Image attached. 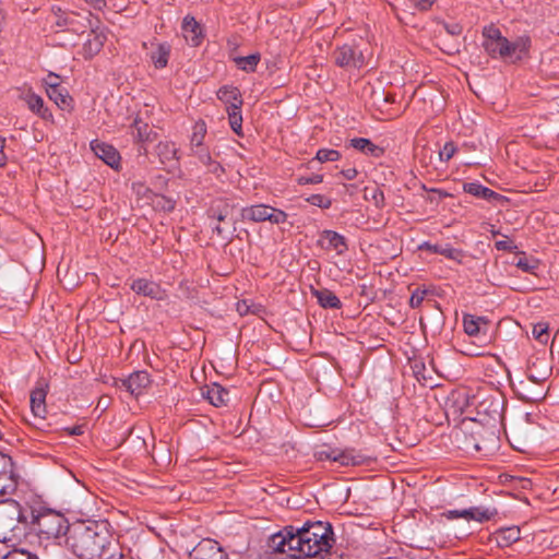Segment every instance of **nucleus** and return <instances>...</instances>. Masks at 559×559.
<instances>
[{
    "instance_id": "obj_1",
    "label": "nucleus",
    "mask_w": 559,
    "mask_h": 559,
    "mask_svg": "<svg viewBox=\"0 0 559 559\" xmlns=\"http://www.w3.org/2000/svg\"><path fill=\"white\" fill-rule=\"evenodd\" d=\"M67 547L79 559L100 558L112 545L106 524L90 522L71 527L66 537Z\"/></svg>"
},
{
    "instance_id": "obj_2",
    "label": "nucleus",
    "mask_w": 559,
    "mask_h": 559,
    "mask_svg": "<svg viewBox=\"0 0 559 559\" xmlns=\"http://www.w3.org/2000/svg\"><path fill=\"white\" fill-rule=\"evenodd\" d=\"M296 559L320 558L331 554L334 544V533L330 523L308 522L301 527H296Z\"/></svg>"
},
{
    "instance_id": "obj_3",
    "label": "nucleus",
    "mask_w": 559,
    "mask_h": 559,
    "mask_svg": "<svg viewBox=\"0 0 559 559\" xmlns=\"http://www.w3.org/2000/svg\"><path fill=\"white\" fill-rule=\"evenodd\" d=\"M27 537V521L22 506L15 500L0 501V543L8 547H21Z\"/></svg>"
},
{
    "instance_id": "obj_4",
    "label": "nucleus",
    "mask_w": 559,
    "mask_h": 559,
    "mask_svg": "<svg viewBox=\"0 0 559 559\" xmlns=\"http://www.w3.org/2000/svg\"><path fill=\"white\" fill-rule=\"evenodd\" d=\"M483 36V47L491 58H501L512 62L522 59L531 46L528 37L522 36L514 41H510L502 36L499 28L492 25L484 27Z\"/></svg>"
},
{
    "instance_id": "obj_5",
    "label": "nucleus",
    "mask_w": 559,
    "mask_h": 559,
    "mask_svg": "<svg viewBox=\"0 0 559 559\" xmlns=\"http://www.w3.org/2000/svg\"><path fill=\"white\" fill-rule=\"evenodd\" d=\"M32 524L37 531V536L46 540H52V548L58 550H60L58 540L67 537L71 530L67 518L62 513L43 507L32 510Z\"/></svg>"
},
{
    "instance_id": "obj_6",
    "label": "nucleus",
    "mask_w": 559,
    "mask_h": 559,
    "mask_svg": "<svg viewBox=\"0 0 559 559\" xmlns=\"http://www.w3.org/2000/svg\"><path fill=\"white\" fill-rule=\"evenodd\" d=\"M314 455L319 461H332L343 466H355L364 463V456L353 449L341 450L322 447Z\"/></svg>"
},
{
    "instance_id": "obj_7",
    "label": "nucleus",
    "mask_w": 559,
    "mask_h": 559,
    "mask_svg": "<svg viewBox=\"0 0 559 559\" xmlns=\"http://www.w3.org/2000/svg\"><path fill=\"white\" fill-rule=\"evenodd\" d=\"M295 534L296 527L286 526L269 538L267 546L273 552L288 554L290 559H296V544H293V539H296Z\"/></svg>"
},
{
    "instance_id": "obj_8",
    "label": "nucleus",
    "mask_w": 559,
    "mask_h": 559,
    "mask_svg": "<svg viewBox=\"0 0 559 559\" xmlns=\"http://www.w3.org/2000/svg\"><path fill=\"white\" fill-rule=\"evenodd\" d=\"M190 559H228L222 546L214 539H202L189 554Z\"/></svg>"
},
{
    "instance_id": "obj_9",
    "label": "nucleus",
    "mask_w": 559,
    "mask_h": 559,
    "mask_svg": "<svg viewBox=\"0 0 559 559\" xmlns=\"http://www.w3.org/2000/svg\"><path fill=\"white\" fill-rule=\"evenodd\" d=\"M496 512L490 511L487 508L473 507L464 510H449L441 513V518L447 520L464 519L466 521H476L479 523L490 520Z\"/></svg>"
},
{
    "instance_id": "obj_10",
    "label": "nucleus",
    "mask_w": 559,
    "mask_h": 559,
    "mask_svg": "<svg viewBox=\"0 0 559 559\" xmlns=\"http://www.w3.org/2000/svg\"><path fill=\"white\" fill-rule=\"evenodd\" d=\"M335 63L343 68H360L364 64L362 52L355 46L343 45L334 51Z\"/></svg>"
},
{
    "instance_id": "obj_11",
    "label": "nucleus",
    "mask_w": 559,
    "mask_h": 559,
    "mask_svg": "<svg viewBox=\"0 0 559 559\" xmlns=\"http://www.w3.org/2000/svg\"><path fill=\"white\" fill-rule=\"evenodd\" d=\"M46 395L47 392L43 388H36L31 393V411L34 417L32 425L40 430L45 429Z\"/></svg>"
},
{
    "instance_id": "obj_12",
    "label": "nucleus",
    "mask_w": 559,
    "mask_h": 559,
    "mask_svg": "<svg viewBox=\"0 0 559 559\" xmlns=\"http://www.w3.org/2000/svg\"><path fill=\"white\" fill-rule=\"evenodd\" d=\"M16 486L11 456L0 452V496L12 491Z\"/></svg>"
},
{
    "instance_id": "obj_13",
    "label": "nucleus",
    "mask_w": 559,
    "mask_h": 559,
    "mask_svg": "<svg viewBox=\"0 0 559 559\" xmlns=\"http://www.w3.org/2000/svg\"><path fill=\"white\" fill-rule=\"evenodd\" d=\"M150 383V374L146 371H136L128 379L121 380L119 388H124L131 395L138 396Z\"/></svg>"
},
{
    "instance_id": "obj_14",
    "label": "nucleus",
    "mask_w": 559,
    "mask_h": 559,
    "mask_svg": "<svg viewBox=\"0 0 559 559\" xmlns=\"http://www.w3.org/2000/svg\"><path fill=\"white\" fill-rule=\"evenodd\" d=\"M234 209V205L228 201L218 199L212 202L210 209L207 210V216L211 222L222 223L226 221H234L231 218Z\"/></svg>"
},
{
    "instance_id": "obj_15",
    "label": "nucleus",
    "mask_w": 559,
    "mask_h": 559,
    "mask_svg": "<svg viewBox=\"0 0 559 559\" xmlns=\"http://www.w3.org/2000/svg\"><path fill=\"white\" fill-rule=\"evenodd\" d=\"M318 242L322 248L333 249L338 254H342L347 250L345 237L334 230H323Z\"/></svg>"
},
{
    "instance_id": "obj_16",
    "label": "nucleus",
    "mask_w": 559,
    "mask_h": 559,
    "mask_svg": "<svg viewBox=\"0 0 559 559\" xmlns=\"http://www.w3.org/2000/svg\"><path fill=\"white\" fill-rule=\"evenodd\" d=\"M91 148L98 158L104 160L110 167H115L119 164L120 156L114 146L104 142L92 141Z\"/></svg>"
},
{
    "instance_id": "obj_17",
    "label": "nucleus",
    "mask_w": 559,
    "mask_h": 559,
    "mask_svg": "<svg viewBox=\"0 0 559 559\" xmlns=\"http://www.w3.org/2000/svg\"><path fill=\"white\" fill-rule=\"evenodd\" d=\"M131 289L152 299L160 300L164 298V292L160 289V286L145 278L134 280L131 284Z\"/></svg>"
},
{
    "instance_id": "obj_18",
    "label": "nucleus",
    "mask_w": 559,
    "mask_h": 559,
    "mask_svg": "<svg viewBox=\"0 0 559 559\" xmlns=\"http://www.w3.org/2000/svg\"><path fill=\"white\" fill-rule=\"evenodd\" d=\"M550 370L544 359L530 360L526 370L527 379L533 383H542L549 377Z\"/></svg>"
},
{
    "instance_id": "obj_19",
    "label": "nucleus",
    "mask_w": 559,
    "mask_h": 559,
    "mask_svg": "<svg viewBox=\"0 0 559 559\" xmlns=\"http://www.w3.org/2000/svg\"><path fill=\"white\" fill-rule=\"evenodd\" d=\"M520 538L521 531L519 526L502 527L492 534V540H495L500 548L509 547Z\"/></svg>"
},
{
    "instance_id": "obj_20",
    "label": "nucleus",
    "mask_w": 559,
    "mask_h": 559,
    "mask_svg": "<svg viewBox=\"0 0 559 559\" xmlns=\"http://www.w3.org/2000/svg\"><path fill=\"white\" fill-rule=\"evenodd\" d=\"M437 0H403L402 3L395 4L393 9L395 10L396 16L401 19L402 12H409L414 14L416 11L418 12H427Z\"/></svg>"
},
{
    "instance_id": "obj_21",
    "label": "nucleus",
    "mask_w": 559,
    "mask_h": 559,
    "mask_svg": "<svg viewBox=\"0 0 559 559\" xmlns=\"http://www.w3.org/2000/svg\"><path fill=\"white\" fill-rule=\"evenodd\" d=\"M202 395L209 400V402L216 406L226 405L229 401V392L218 383H213L202 392Z\"/></svg>"
},
{
    "instance_id": "obj_22",
    "label": "nucleus",
    "mask_w": 559,
    "mask_h": 559,
    "mask_svg": "<svg viewBox=\"0 0 559 559\" xmlns=\"http://www.w3.org/2000/svg\"><path fill=\"white\" fill-rule=\"evenodd\" d=\"M419 250H427L431 253L444 255L448 259L454 261H461L463 253L461 250L452 248L449 245L430 243L428 241L423 242L418 247Z\"/></svg>"
},
{
    "instance_id": "obj_23",
    "label": "nucleus",
    "mask_w": 559,
    "mask_h": 559,
    "mask_svg": "<svg viewBox=\"0 0 559 559\" xmlns=\"http://www.w3.org/2000/svg\"><path fill=\"white\" fill-rule=\"evenodd\" d=\"M182 32L186 40L191 46H198L202 37L200 24L192 16H186L182 22Z\"/></svg>"
},
{
    "instance_id": "obj_24",
    "label": "nucleus",
    "mask_w": 559,
    "mask_h": 559,
    "mask_svg": "<svg viewBox=\"0 0 559 559\" xmlns=\"http://www.w3.org/2000/svg\"><path fill=\"white\" fill-rule=\"evenodd\" d=\"M217 97L219 100H222L224 104L228 106L227 108H241L242 98L237 87L223 86L218 90Z\"/></svg>"
},
{
    "instance_id": "obj_25",
    "label": "nucleus",
    "mask_w": 559,
    "mask_h": 559,
    "mask_svg": "<svg viewBox=\"0 0 559 559\" xmlns=\"http://www.w3.org/2000/svg\"><path fill=\"white\" fill-rule=\"evenodd\" d=\"M49 99H51L60 109L71 110L73 99L63 87H56L51 85V88H46Z\"/></svg>"
},
{
    "instance_id": "obj_26",
    "label": "nucleus",
    "mask_w": 559,
    "mask_h": 559,
    "mask_svg": "<svg viewBox=\"0 0 559 559\" xmlns=\"http://www.w3.org/2000/svg\"><path fill=\"white\" fill-rule=\"evenodd\" d=\"M269 212L270 206L265 204L247 206L241 210V218L252 222H265L267 221Z\"/></svg>"
},
{
    "instance_id": "obj_27",
    "label": "nucleus",
    "mask_w": 559,
    "mask_h": 559,
    "mask_svg": "<svg viewBox=\"0 0 559 559\" xmlns=\"http://www.w3.org/2000/svg\"><path fill=\"white\" fill-rule=\"evenodd\" d=\"M22 99L27 104V107L33 112H36L43 119L50 117V112L47 108L44 107V100L40 96L36 95L32 91L26 92Z\"/></svg>"
},
{
    "instance_id": "obj_28",
    "label": "nucleus",
    "mask_w": 559,
    "mask_h": 559,
    "mask_svg": "<svg viewBox=\"0 0 559 559\" xmlns=\"http://www.w3.org/2000/svg\"><path fill=\"white\" fill-rule=\"evenodd\" d=\"M463 190H464V192H466L471 195L478 197V198H481L485 200H497V199L501 198L500 194H498L497 192H495L493 190H491L487 187H484L483 185H480L478 182L464 183Z\"/></svg>"
},
{
    "instance_id": "obj_29",
    "label": "nucleus",
    "mask_w": 559,
    "mask_h": 559,
    "mask_svg": "<svg viewBox=\"0 0 559 559\" xmlns=\"http://www.w3.org/2000/svg\"><path fill=\"white\" fill-rule=\"evenodd\" d=\"M488 321L484 317L473 314H464L463 328L464 332L469 336H477L481 332V326H487Z\"/></svg>"
},
{
    "instance_id": "obj_30",
    "label": "nucleus",
    "mask_w": 559,
    "mask_h": 559,
    "mask_svg": "<svg viewBox=\"0 0 559 559\" xmlns=\"http://www.w3.org/2000/svg\"><path fill=\"white\" fill-rule=\"evenodd\" d=\"M191 155L197 157L198 160L206 166L210 171L217 173L221 169V165L213 160L209 148L205 145L190 148Z\"/></svg>"
},
{
    "instance_id": "obj_31",
    "label": "nucleus",
    "mask_w": 559,
    "mask_h": 559,
    "mask_svg": "<svg viewBox=\"0 0 559 559\" xmlns=\"http://www.w3.org/2000/svg\"><path fill=\"white\" fill-rule=\"evenodd\" d=\"M313 295L317 297L319 305L323 308L340 309L342 306L338 297L326 288L316 289L313 290Z\"/></svg>"
},
{
    "instance_id": "obj_32",
    "label": "nucleus",
    "mask_w": 559,
    "mask_h": 559,
    "mask_svg": "<svg viewBox=\"0 0 559 559\" xmlns=\"http://www.w3.org/2000/svg\"><path fill=\"white\" fill-rule=\"evenodd\" d=\"M210 225L213 234L222 240L230 241L236 231L235 221L211 222Z\"/></svg>"
},
{
    "instance_id": "obj_33",
    "label": "nucleus",
    "mask_w": 559,
    "mask_h": 559,
    "mask_svg": "<svg viewBox=\"0 0 559 559\" xmlns=\"http://www.w3.org/2000/svg\"><path fill=\"white\" fill-rule=\"evenodd\" d=\"M170 53V46L167 43L157 44L155 49L151 52V59L154 66L158 69L165 68L168 63Z\"/></svg>"
},
{
    "instance_id": "obj_34",
    "label": "nucleus",
    "mask_w": 559,
    "mask_h": 559,
    "mask_svg": "<svg viewBox=\"0 0 559 559\" xmlns=\"http://www.w3.org/2000/svg\"><path fill=\"white\" fill-rule=\"evenodd\" d=\"M156 154L163 164L177 159V148L171 142H159L156 145Z\"/></svg>"
},
{
    "instance_id": "obj_35",
    "label": "nucleus",
    "mask_w": 559,
    "mask_h": 559,
    "mask_svg": "<svg viewBox=\"0 0 559 559\" xmlns=\"http://www.w3.org/2000/svg\"><path fill=\"white\" fill-rule=\"evenodd\" d=\"M260 59L261 57L259 53H252L247 57H237L234 60L240 70L246 72H253Z\"/></svg>"
},
{
    "instance_id": "obj_36",
    "label": "nucleus",
    "mask_w": 559,
    "mask_h": 559,
    "mask_svg": "<svg viewBox=\"0 0 559 559\" xmlns=\"http://www.w3.org/2000/svg\"><path fill=\"white\" fill-rule=\"evenodd\" d=\"M132 127L135 130L134 136L139 142H147L152 140V129L147 123L142 122L139 119H135Z\"/></svg>"
},
{
    "instance_id": "obj_37",
    "label": "nucleus",
    "mask_w": 559,
    "mask_h": 559,
    "mask_svg": "<svg viewBox=\"0 0 559 559\" xmlns=\"http://www.w3.org/2000/svg\"><path fill=\"white\" fill-rule=\"evenodd\" d=\"M228 120L231 130L239 136L242 135V116L240 109L227 108Z\"/></svg>"
},
{
    "instance_id": "obj_38",
    "label": "nucleus",
    "mask_w": 559,
    "mask_h": 559,
    "mask_svg": "<svg viewBox=\"0 0 559 559\" xmlns=\"http://www.w3.org/2000/svg\"><path fill=\"white\" fill-rule=\"evenodd\" d=\"M206 134V126L204 122H197L193 127V132L190 138V148L202 146Z\"/></svg>"
},
{
    "instance_id": "obj_39",
    "label": "nucleus",
    "mask_w": 559,
    "mask_h": 559,
    "mask_svg": "<svg viewBox=\"0 0 559 559\" xmlns=\"http://www.w3.org/2000/svg\"><path fill=\"white\" fill-rule=\"evenodd\" d=\"M75 13H64L58 16L56 24L58 26H70L71 31L74 33L84 32L85 25L78 26L74 21Z\"/></svg>"
},
{
    "instance_id": "obj_40",
    "label": "nucleus",
    "mask_w": 559,
    "mask_h": 559,
    "mask_svg": "<svg viewBox=\"0 0 559 559\" xmlns=\"http://www.w3.org/2000/svg\"><path fill=\"white\" fill-rule=\"evenodd\" d=\"M2 559H39V556L26 548L17 547L3 556Z\"/></svg>"
},
{
    "instance_id": "obj_41",
    "label": "nucleus",
    "mask_w": 559,
    "mask_h": 559,
    "mask_svg": "<svg viewBox=\"0 0 559 559\" xmlns=\"http://www.w3.org/2000/svg\"><path fill=\"white\" fill-rule=\"evenodd\" d=\"M548 329H549L548 323L538 322V323L534 324L532 334H533L534 338L537 340L539 343L546 344L549 338Z\"/></svg>"
},
{
    "instance_id": "obj_42",
    "label": "nucleus",
    "mask_w": 559,
    "mask_h": 559,
    "mask_svg": "<svg viewBox=\"0 0 559 559\" xmlns=\"http://www.w3.org/2000/svg\"><path fill=\"white\" fill-rule=\"evenodd\" d=\"M340 157H341V154L338 151L330 150V148H320L316 155V158L320 163L338 160Z\"/></svg>"
},
{
    "instance_id": "obj_43",
    "label": "nucleus",
    "mask_w": 559,
    "mask_h": 559,
    "mask_svg": "<svg viewBox=\"0 0 559 559\" xmlns=\"http://www.w3.org/2000/svg\"><path fill=\"white\" fill-rule=\"evenodd\" d=\"M515 265L526 273H535V270L538 267V262L534 259H528L526 257H520L515 262Z\"/></svg>"
},
{
    "instance_id": "obj_44",
    "label": "nucleus",
    "mask_w": 559,
    "mask_h": 559,
    "mask_svg": "<svg viewBox=\"0 0 559 559\" xmlns=\"http://www.w3.org/2000/svg\"><path fill=\"white\" fill-rule=\"evenodd\" d=\"M307 202L321 209H329L332 204L331 200L322 194H312L307 198Z\"/></svg>"
},
{
    "instance_id": "obj_45",
    "label": "nucleus",
    "mask_w": 559,
    "mask_h": 559,
    "mask_svg": "<svg viewBox=\"0 0 559 559\" xmlns=\"http://www.w3.org/2000/svg\"><path fill=\"white\" fill-rule=\"evenodd\" d=\"M92 36L93 38H88L84 44V49L91 53H95L99 51L100 47L103 46V41L97 34L93 33Z\"/></svg>"
},
{
    "instance_id": "obj_46",
    "label": "nucleus",
    "mask_w": 559,
    "mask_h": 559,
    "mask_svg": "<svg viewBox=\"0 0 559 559\" xmlns=\"http://www.w3.org/2000/svg\"><path fill=\"white\" fill-rule=\"evenodd\" d=\"M286 219L287 214L284 211L270 206L267 221H270L273 224H282L285 223Z\"/></svg>"
},
{
    "instance_id": "obj_47",
    "label": "nucleus",
    "mask_w": 559,
    "mask_h": 559,
    "mask_svg": "<svg viewBox=\"0 0 559 559\" xmlns=\"http://www.w3.org/2000/svg\"><path fill=\"white\" fill-rule=\"evenodd\" d=\"M427 295V290L425 289H420V288H416L412 296H411V299H409V306L412 308H418L420 307V305L423 304L425 297Z\"/></svg>"
},
{
    "instance_id": "obj_48",
    "label": "nucleus",
    "mask_w": 559,
    "mask_h": 559,
    "mask_svg": "<svg viewBox=\"0 0 559 559\" xmlns=\"http://www.w3.org/2000/svg\"><path fill=\"white\" fill-rule=\"evenodd\" d=\"M455 151H456V147H455V145L452 142L445 143L443 148L439 153L440 159L444 160V162H448L449 159L452 158V156L454 155Z\"/></svg>"
},
{
    "instance_id": "obj_49",
    "label": "nucleus",
    "mask_w": 559,
    "mask_h": 559,
    "mask_svg": "<svg viewBox=\"0 0 559 559\" xmlns=\"http://www.w3.org/2000/svg\"><path fill=\"white\" fill-rule=\"evenodd\" d=\"M349 145L353 148L364 153V151H366V148L371 145V141L365 138H355L350 140Z\"/></svg>"
},
{
    "instance_id": "obj_50",
    "label": "nucleus",
    "mask_w": 559,
    "mask_h": 559,
    "mask_svg": "<svg viewBox=\"0 0 559 559\" xmlns=\"http://www.w3.org/2000/svg\"><path fill=\"white\" fill-rule=\"evenodd\" d=\"M299 185H317L323 181L322 175L301 176L297 179Z\"/></svg>"
},
{
    "instance_id": "obj_51",
    "label": "nucleus",
    "mask_w": 559,
    "mask_h": 559,
    "mask_svg": "<svg viewBox=\"0 0 559 559\" xmlns=\"http://www.w3.org/2000/svg\"><path fill=\"white\" fill-rule=\"evenodd\" d=\"M364 153L373 157H380L383 154V150L371 142V145Z\"/></svg>"
},
{
    "instance_id": "obj_52",
    "label": "nucleus",
    "mask_w": 559,
    "mask_h": 559,
    "mask_svg": "<svg viewBox=\"0 0 559 559\" xmlns=\"http://www.w3.org/2000/svg\"><path fill=\"white\" fill-rule=\"evenodd\" d=\"M46 88H51V85H56V87H61L59 82V76L55 73H49L47 79L45 80Z\"/></svg>"
},
{
    "instance_id": "obj_53",
    "label": "nucleus",
    "mask_w": 559,
    "mask_h": 559,
    "mask_svg": "<svg viewBox=\"0 0 559 559\" xmlns=\"http://www.w3.org/2000/svg\"><path fill=\"white\" fill-rule=\"evenodd\" d=\"M447 32L453 36L460 35L462 33V26L460 24H445L444 25Z\"/></svg>"
},
{
    "instance_id": "obj_54",
    "label": "nucleus",
    "mask_w": 559,
    "mask_h": 559,
    "mask_svg": "<svg viewBox=\"0 0 559 559\" xmlns=\"http://www.w3.org/2000/svg\"><path fill=\"white\" fill-rule=\"evenodd\" d=\"M374 203L378 207L383 206L384 204V194L381 190H374V193L372 195Z\"/></svg>"
},
{
    "instance_id": "obj_55",
    "label": "nucleus",
    "mask_w": 559,
    "mask_h": 559,
    "mask_svg": "<svg viewBox=\"0 0 559 559\" xmlns=\"http://www.w3.org/2000/svg\"><path fill=\"white\" fill-rule=\"evenodd\" d=\"M495 246L497 250L509 251L513 249L512 243L509 240H499L495 243Z\"/></svg>"
},
{
    "instance_id": "obj_56",
    "label": "nucleus",
    "mask_w": 559,
    "mask_h": 559,
    "mask_svg": "<svg viewBox=\"0 0 559 559\" xmlns=\"http://www.w3.org/2000/svg\"><path fill=\"white\" fill-rule=\"evenodd\" d=\"M342 176L347 179V180H353L356 178V176L358 175V171L356 168H347V169H344L342 170Z\"/></svg>"
},
{
    "instance_id": "obj_57",
    "label": "nucleus",
    "mask_w": 559,
    "mask_h": 559,
    "mask_svg": "<svg viewBox=\"0 0 559 559\" xmlns=\"http://www.w3.org/2000/svg\"><path fill=\"white\" fill-rule=\"evenodd\" d=\"M87 4H90L92 8L100 10L103 7L106 5L105 0H84Z\"/></svg>"
},
{
    "instance_id": "obj_58",
    "label": "nucleus",
    "mask_w": 559,
    "mask_h": 559,
    "mask_svg": "<svg viewBox=\"0 0 559 559\" xmlns=\"http://www.w3.org/2000/svg\"><path fill=\"white\" fill-rule=\"evenodd\" d=\"M5 146V140L0 138V167H2L7 162V156L3 152Z\"/></svg>"
},
{
    "instance_id": "obj_59",
    "label": "nucleus",
    "mask_w": 559,
    "mask_h": 559,
    "mask_svg": "<svg viewBox=\"0 0 559 559\" xmlns=\"http://www.w3.org/2000/svg\"><path fill=\"white\" fill-rule=\"evenodd\" d=\"M66 430H67L68 435H70V436H80V435L83 433L82 426H75L73 428H67Z\"/></svg>"
},
{
    "instance_id": "obj_60",
    "label": "nucleus",
    "mask_w": 559,
    "mask_h": 559,
    "mask_svg": "<svg viewBox=\"0 0 559 559\" xmlns=\"http://www.w3.org/2000/svg\"><path fill=\"white\" fill-rule=\"evenodd\" d=\"M237 311H238L241 316H243V314L248 313V311H249V307H248V305L246 304V301H241V302H238V304H237Z\"/></svg>"
},
{
    "instance_id": "obj_61",
    "label": "nucleus",
    "mask_w": 559,
    "mask_h": 559,
    "mask_svg": "<svg viewBox=\"0 0 559 559\" xmlns=\"http://www.w3.org/2000/svg\"><path fill=\"white\" fill-rule=\"evenodd\" d=\"M107 400L102 397L99 401H98V406L103 407L104 409L107 407Z\"/></svg>"
},
{
    "instance_id": "obj_62",
    "label": "nucleus",
    "mask_w": 559,
    "mask_h": 559,
    "mask_svg": "<svg viewBox=\"0 0 559 559\" xmlns=\"http://www.w3.org/2000/svg\"><path fill=\"white\" fill-rule=\"evenodd\" d=\"M431 191L432 192H437L442 198L450 195L448 192H444V191H441V190H437V189H432Z\"/></svg>"
},
{
    "instance_id": "obj_63",
    "label": "nucleus",
    "mask_w": 559,
    "mask_h": 559,
    "mask_svg": "<svg viewBox=\"0 0 559 559\" xmlns=\"http://www.w3.org/2000/svg\"><path fill=\"white\" fill-rule=\"evenodd\" d=\"M168 205H167V210L170 211L174 209V203L171 201H167Z\"/></svg>"
},
{
    "instance_id": "obj_64",
    "label": "nucleus",
    "mask_w": 559,
    "mask_h": 559,
    "mask_svg": "<svg viewBox=\"0 0 559 559\" xmlns=\"http://www.w3.org/2000/svg\"><path fill=\"white\" fill-rule=\"evenodd\" d=\"M45 555H46V557H48V550H47V547H45Z\"/></svg>"
}]
</instances>
